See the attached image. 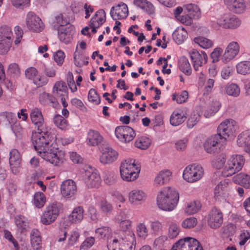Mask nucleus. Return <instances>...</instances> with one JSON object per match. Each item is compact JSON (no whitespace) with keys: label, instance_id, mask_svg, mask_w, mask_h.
<instances>
[{"label":"nucleus","instance_id":"f257e3e1","mask_svg":"<svg viewBox=\"0 0 250 250\" xmlns=\"http://www.w3.org/2000/svg\"><path fill=\"white\" fill-rule=\"evenodd\" d=\"M57 140L56 135L44 136L41 138L39 146L36 142L32 141L35 149L40 156L54 166L62 163L64 159V153L58 148Z\"/></svg>","mask_w":250,"mask_h":250},{"label":"nucleus","instance_id":"f03ea898","mask_svg":"<svg viewBox=\"0 0 250 250\" xmlns=\"http://www.w3.org/2000/svg\"><path fill=\"white\" fill-rule=\"evenodd\" d=\"M179 194L174 188L169 187L162 188L157 194V206L165 211H172L179 201Z\"/></svg>","mask_w":250,"mask_h":250},{"label":"nucleus","instance_id":"7ed1b4c3","mask_svg":"<svg viewBox=\"0 0 250 250\" xmlns=\"http://www.w3.org/2000/svg\"><path fill=\"white\" fill-rule=\"evenodd\" d=\"M140 167L135 164L133 159H127L121 164L120 167V176L125 182H133L139 177Z\"/></svg>","mask_w":250,"mask_h":250},{"label":"nucleus","instance_id":"20e7f679","mask_svg":"<svg viewBox=\"0 0 250 250\" xmlns=\"http://www.w3.org/2000/svg\"><path fill=\"white\" fill-rule=\"evenodd\" d=\"M244 157L239 154H233L229 157L222 170L225 177L230 176L241 170L245 164Z\"/></svg>","mask_w":250,"mask_h":250},{"label":"nucleus","instance_id":"39448f33","mask_svg":"<svg viewBox=\"0 0 250 250\" xmlns=\"http://www.w3.org/2000/svg\"><path fill=\"white\" fill-rule=\"evenodd\" d=\"M214 197L216 201L230 203L233 199L232 190L228 180L221 181L215 187Z\"/></svg>","mask_w":250,"mask_h":250},{"label":"nucleus","instance_id":"423d86ee","mask_svg":"<svg viewBox=\"0 0 250 250\" xmlns=\"http://www.w3.org/2000/svg\"><path fill=\"white\" fill-rule=\"evenodd\" d=\"M62 208V205L57 202H54L48 205L41 216V223L44 225H49L54 222L59 216Z\"/></svg>","mask_w":250,"mask_h":250},{"label":"nucleus","instance_id":"0eeeda50","mask_svg":"<svg viewBox=\"0 0 250 250\" xmlns=\"http://www.w3.org/2000/svg\"><path fill=\"white\" fill-rule=\"evenodd\" d=\"M204 169L201 165L193 164L187 166L183 172L184 180L193 183L200 180L204 176Z\"/></svg>","mask_w":250,"mask_h":250},{"label":"nucleus","instance_id":"6e6552de","mask_svg":"<svg viewBox=\"0 0 250 250\" xmlns=\"http://www.w3.org/2000/svg\"><path fill=\"white\" fill-rule=\"evenodd\" d=\"M216 23L223 28L234 29L240 26L241 21L236 16L229 13L221 15L217 19Z\"/></svg>","mask_w":250,"mask_h":250},{"label":"nucleus","instance_id":"1a4fd4ad","mask_svg":"<svg viewBox=\"0 0 250 250\" xmlns=\"http://www.w3.org/2000/svg\"><path fill=\"white\" fill-rule=\"evenodd\" d=\"M225 139L217 134L208 137L204 143V149L208 153H213L225 145Z\"/></svg>","mask_w":250,"mask_h":250},{"label":"nucleus","instance_id":"9d476101","mask_svg":"<svg viewBox=\"0 0 250 250\" xmlns=\"http://www.w3.org/2000/svg\"><path fill=\"white\" fill-rule=\"evenodd\" d=\"M171 250H203V249L197 239L188 237L179 240Z\"/></svg>","mask_w":250,"mask_h":250},{"label":"nucleus","instance_id":"9b49d317","mask_svg":"<svg viewBox=\"0 0 250 250\" xmlns=\"http://www.w3.org/2000/svg\"><path fill=\"white\" fill-rule=\"evenodd\" d=\"M26 24L31 31L39 33L44 28V24L42 19L33 12H29L26 16Z\"/></svg>","mask_w":250,"mask_h":250},{"label":"nucleus","instance_id":"f8f14e48","mask_svg":"<svg viewBox=\"0 0 250 250\" xmlns=\"http://www.w3.org/2000/svg\"><path fill=\"white\" fill-rule=\"evenodd\" d=\"M115 134L118 140L123 143L130 142L136 136L135 130L130 126H117Z\"/></svg>","mask_w":250,"mask_h":250},{"label":"nucleus","instance_id":"ddd939ff","mask_svg":"<svg viewBox=\"0 0 250 250\" xmlns=\"http://www.w3.org/2000/svg\"><path fill=\"white\" fill-rule=\"evenodd\" d=\"M189 53L194 70L196 71H199L203 64L207 62V54L204 51L199 52L195 49H192Z\"/></svg>","mask_w":250,"mask_h":250},{"label":"nucleus","instance_id":"4468645a","mask_svg":"<svg viewBox=\"0 0 250 250\" xmlns=\"http://www.w3.org/2000/svg\"><path fill=\"white\" fill-rule=\"evenodd\" d=\"M118 157L119 153L117 150L111 147L106 146L102 150L99 160L104 165H109L115 162Z\"/></svg>","mask_w":250,"mask_h":250},{"label":"nucleus","instance_id":"2eb2a0df","mask_svg":"<svg viewBox=\"0 0 250 250\" xmlns=\"http://www.w3.org/2000/svg\"><path fill=\"white\" fill-rule=\"evenodd\" d=\"M208 221L209 226L212 229L220 227L223 222V215L221 210L213 208L208 214Z\"/></svg>","mask_w":250,"mask_h":250},{"label":"nucleus","instance_id":"dca6fc26","mask_svg":"<svg viewBox=\"0 0 250 250\" xmlns=\"http://www.w3.org/2000/svg\"><path fill=\"white\" fill-rule=\"evenodd\" d=\"M61 193L65 198L73 197L77 191L76 183L72 179L64 181L61 185Z\"/></svg>","mask_w":250,"mask_h":250},{"label":"nucleus","instance_id":"f3484780","mask_svg":"<svg viewBox=\"0 0 250 250\" xmlns=\"http://www.w3.org/2000/svg\"><path fill=\"white\" fill-rule=\"evenodd\" d=\"M240 45L238 42L232 41L227 45L222 57V61L227 63L233 59L239 53Z\"/></svg>","mask_w":250,"mask_h":250},{"label":"nucleus","instance_id":"a211bd4d","mask_svg":"<svg viewBox=\"0 0 250 250\" xmlns=\"http://www.w3.org/2000/svg\"><path fill=\"white\" fill-rule=\"evenodd\" d=\"M84 180L88 188H98L101 183L100 175L96 171H85Z\"/></svg>","mask_w":250,"mask_h":250},{"label":"nucleus","instance_id":"6ab92c4d","mask_svg":"<svg viewBox=\"0 0 250 250\" xmlns=\"http://www.w3.org/2000/svg\"><path fill=\"white\" fill-rule=\"evenodd\" d=\"M120 247L127 250H135L136 246L135 235L133 231H129L124 237L118 239Z\"/></svg>","mask_w":250,"mask_h":250},{"label":"nucleus","instance_id":"aec40b11","mask_svg":"<svg viewBox=\"0 0 250 250\" xmlns=\"http://www.w3.org/2000/svg\"><path fill=\"white\" fill-rule=\"evenodd\" d=\"M225 5L231 12L236 14L244 13L246 9L245 0H223Z\"/></svg>","mask_w":250,"mask_h":250},{"label":"nucleus","instance_id":"412c9836","mask_svg":"<svg viewBox=\"0 0 250 250\" xmlns=\"http://www.w3.org/2000/svg\"><path fill=\"white\" fill-rule=\"evenodd\" d=\"M110 13L114 20L125 19L128 14L127 6L123 2H120L117 5L112 7Z\"/></svg>","mask_w":250,"mask_h":250},{"label":"nucleus","instance_id":"4be33fe9","mask_svg":"<svg viewBox=\"0 0 250 250\" xmlns=\"http://www.w3.org/2000/svg\"><path fill=\"white\" fill-rule=\"evenodd\" d=\"M54 93L61 97V102L63 106L65 108L67 106V103L65 101L66 98H68V89L65 82L63 81L57 82L53 87Z\"/></svg>","mask_w":250,"mask_h":250},{"label":"nucleus","instance_id":"5701e85b","mask_svg":"<svg viewBox=\"0 0 250 250\" xmlns=\"http://www.w3.org/2000/svg\"><path fill=\"white\" fill-rule=\"evenodd\" d=\"M146 198V192L138 188L133 189L128 193L129 202L132 205H138L144 202Z\"/></svg>","mask_w":250,"mask_h":250},{"label":"nucleus","instance_id":"b1692460","mask_svg":"<svg viewBox=\"0 0 250 250\" xmlns=\"http://www.w3.org/2000/svg\"><path fill=\"white\" fill-rule=\"evenodd\" d=\"M21 159L19 151L16 149L11 150L9 153V164L12 172L15 174L19 172Z\"/></svg>","mask_w":250,"mask_h":250},{"label":"nucleus","instance_id":"393cba45","mask_svg":"<svg viewBox=\"0 0 250 250\" xmlns=\"http://www.w3.org/2000/svg\"><path fill=\"white\" fill-rule=\"evenodd\" d=\"M74 33L73 26L69 24L66 27H62L59 32V39L65 44L69 43L72 40V36Z\"/></svg>","mask_w":250,"mask_h":250},{"label":"nucleus","instance_id":"a878e982","mask_svg":"<svg viewBox=\"0 0 250 250\" xmlns=\"http://www.w3.org/2000/svg\"><path fill=\"white\" fill-rule=\"evenodd\" d=\"M44 136H53L47 126H38L37 128L32 132V141L36 142L38 146L41 144V138Z\"/></svg>","mask_w":250,"mask_h":250},{"label":"nucleus","instance_id":"bb28decb","mask_svg":"<svg viewBox=\"0 0 250 250\" xmlns=\"http://www.w3.org/2000/svg\"><path fill=\"white\" fill-rule=\"evenodd\" d=\"M239 146L243 147L245 151L250 154V131H245L239 135L237 140Z\"/></svg>","mask_w":250,"mask_h":250},{"label":"nucleus","instance_id":"cd10ccee","mask_svg":"<svg viewBox=\"0 0 250 250\" xmlns=\"http://www.w3.org/2000/svg\"><path fill=\"white\" fill-rule=\"evenodd\" d=\"M103 141V137L98 131L90 129L88 132L86 142L89 146H96Z\"/></svg>","mask_w":250,"mask_h":250},{"label":"nucleus","instance_id":"c85d7f7f","mask_svg":"<svg viewBox=\"0 0 250 250\" xmlns=\"http://www.w3.org/2000/svg\"><path fill=\"white\" fill-rule=\"evenodd\" d=\"M84 209L82 206L75 208L71 213L68 216L70 222L72 224L81 223L83 219Z\"/></svg>","mask_w":250,"mask_h":250},{"label":"nucleus","instance_id":"c756f323","mask_svg":"<svg viewBox=\"0 0 250 250\" xmlns=\"http://www.w3.org/2000/svg\"><path fill=\"white\" fill-rule=\"evenodd\" d=\"M31 246L33 250H42V243L41 233L37 229L32 230L30 234Z\"/></svg>","mask_w":250,"mask_h":250},{"label":"nucleus","instance_id":"7c9ffc66","mask_svg":"<svg viewBox=\"0 0 250 250\" xmlns=\"http://www.w3.org/2000/svg\"><path fill=\"white\" fill-rule=\"evenodd\" d=\"M0 122L4 125H14L17 123L16 115L11 112H2L0 113Z\"/></svg>","mask_w":250,"mask_h":250},{"label":"nucleus","instance_id":"2f4dec72","mask_svg":"<svg viewBox=\"0 0 250 250\" xmlns=\"http://www.w3.org/2000/svg\"><path fill=\"white\" fill-rule=\"evenodd\" d=\"M232 181L236 184L243 186L247 188H250V176L244 173H240L235 175Z\"/></svg>","mask_w":250,"mask_h":250},{"label":"nucleus","instance_id":"473e14b6","mask_svg":"<svg viewBox=\"0 0 250 250\" xmlns=\"http://www.w3.org/2000/svg\"><path fill=\"white\" fill-rule=\"evenodd\" d=\"M172 37L176 43L180 44L188 38V33L183 27H178L173 32Z\"/></svg>","mask_w":250,"mask_h":250},{"label":"nucleus","instance_id":"72a5a7b5","mask_svg":"<svg viewBox=\"0 0 250 250\" xmlns=\"http://www.w3.org/2000/svg\"><path fill=\"white\" fill-rule=\"evenodd\" d=\"M105 21V12L103 9L96 12L90 21V23L95 27H100Z\"/></svg>","mask_w":250,"mask_h":250},{"label":"nucleus","instance_id":"f704fd0d","mask_svg":"<svg viewBox=\"0 0 250 250\" xmlns=\"http://www.w3.org/2000/svg\"><path fill=\"white\" fill-rule=\"evenodd\" d=\"M235 132L234 126H218L217 134L226 140L227 138L233 136Z\"/></svg>","mask_w":250,"mask_h":250},{"label":"nucleus","instance_id":"c9c22d12","mask_svg":"<svg viewBox=\"0 0 250 250\" xmlns=\"http://www.w3.org/2000/svg\"><path fill=\"white\" fill-rule=\"evenodd\" d=\"M95 233L96 237L99 239L106 238L107 242L108 241H111L109 240V238L111 236L112 229L108 226H102L96 229Z\"/></svg>","mask_w":250,"mask_h":250},{"label":"nucleus","instance_id":"e433bc0d","mask_svg":"<svg viewBox=\"0 0 250 250\" xmlns=\"http://www.w3.org/2000/svg\"><path fill=\"white\" fill-rule=\"evenodd\" d=\"M180 70L185 74L189 76L191 74L192 69L188 59L185 57H181L178 61Z\"/></svg>","mask_w":250,"mask_h":250},{"label":"nucleus","instance_id":"4c0bfd02","mask_svg":"<svg viewBox=\"0 0 250 250\" xmlns=\"http://www.w3.org/2000/svg\"><path fill=\"white\" fill-rule=\"evenodd\" d=\"M172 176V172L167 169L159 171L157 174V184L163 185L168 183Z\"/></svg>","mask_w":250,"mask_h":250},{"label":"nucleus","instance_id":"58836bf2","mask_svg":"<svg viewBox=\"0 0 250 250\" xmlns=\"http://www.w3.org/2000/svg\"><path fill=\"white\" fill-rule=\"evenodd\" d=\"M30 116L32 122L35 125H42L44 123V119L41 110L38 108H35L31 110Z\"/></svg>","mask_w":250,"mask_h":250},{"label":"nucleus","instance_id":"ea45409f","mask_svg":"<svg viewBox=\"0 0 250 250\" xmlns=\"http://www.w3.org/2000/svg\"><path fill=\"white\" fill-rule=\"evenodd\" d=\"M15 223L18 230L21 232L26 231L29 228L27 219L22 215H17L15 217Z\"/></svg>","mask_w":250,"mask_h":250},{"label":"nucleus","instance_id":"a19ab883","mask_svg":"<svg viewBox=\"0 0 250 250\" xmlns=\"http://www.w3.org/2000/svg\"><path fill=\"white\" fill-rule=\"evenodd\" d=\"M201 208V204L199 201H193L187 203L185 209V213L188 215H191L197 212Z\"/></svg>","mask_w":250,"mask_h":250},{"label":"nucleus","instance_id":"79ce46f5","mask_svg":"<svg viewBox=\"0 0 250 250\" xmlns=\"http://www.w3.org/2000/svg\"><path fill=\"white\" fill-rule=\"evenodd\" d=\"M236 68L238 74L243 75L250 74V61L240 62L236 64Z\"/></svg>","mask_w":250,"mask_h":250},{"label":"nucleus","instance_id":"37998d69","mask_svg":"<svg viewBox=\"0 0 250 250\" xmlns=\"http://www.w3.org/2000/svg\"><path fill=\"white\" fill-rule=\"evenodd\" d=\"M184 8L187 10L188 15L195 19H199L201 16V12L198 7L192 3L184 5Z\"/></svg>","mask_w":250,"mask_h":250},{"label":"nucleus","instance_id":"c03bdc74","mask_svg":"<svg viewBox=\"0 0 250 250\" xmlns=\"http://www.w3.org/2000/svg\"><path fill=\"white\" fill-rule=\"evenodd\" d=\"M46 202V197L41 192H36L34 196L33 203L34 205L38 208H42Z\"/></svg>","mask_w":250,"mask_h":250},{"label":"nucleus","instance_id":"a18cd8bd","mask_svg":"<svg viewBox=\"0 0 250 250\" xmlns=\"http://www.w3.org/2000/svg\"><path fill=\"white\" fill-rule=\"evenodd\" d=\"M194 41L195 43L204 49L211 48L213 45V42L211 40L203 37L195 38Z\"/></svg>","mask_w":250,"mask_h":250},{"label":"nucleus","instance_id":"49530a36","mask_svg":"<svg viewBox=\"0 0 250 250\" xmlns=\"http://www.w3.org/2000/svg\"><path fill=\"white\" fill-rule=\"evenodd\" d=\"M151 144L150 139L145 136L138 138L135 143V146L141 149H146Z\"/></svg>","mask_w":250,"mask_h":250},{"label":"nucleus","instance_id":"de8ad7c7","mask_svg":"<svg viewBox=\"0 0 250 250\" xmlns=\"http://www.w3.org/2000/svg\"><path fill=\"white\" fill-rule=\"evenodd\" d=\"M227 94L233 97H237L240 93V89L238 85L235 83L228 84L225 87Z\"/></svg>","mask_w":250,"mask_h":250},{"label":"nucleus","instance_id":"09e8293b","mask_svg":"<svg viewBox=\"0 0 250 250\" xmlns=\"http://www.w3.org/2000/svg\"><path fill=\"white\" fill-rule=\"evenodd\" d=\"M186 117L184 115L178 113H173L170 119L171 125H180L186 120Z\"/></svg>","mask_w":250,"mask_h":250},{"label":"nucleus","instance_id":"8fccbe9b","mask_svg":"<svg viewBox=\"0 0 250 250\" xmlns=\"http://www.w3.org/2000/svg\"><path fill=\"white\" fill-rule=\"evenodd\" d=\"M39 101L42 104H47L49 103H55V98L51 94L46 92H43L40 95Z\"/></svg>","mask_w":250,"mask_h":250},{"label":"nucleus","instance_id":"3c124183","mask_svg":"<svg viewBox=\"0 0 250 250\" xmlns=\"http://www.w3.org/2000/svg\"><path fill=\"white\" fill-rule=\"evenodd\" d=\"M13 36L11 28L7 26H2L0 28V38L6 41L8 39L9 41H12V37Z\"/></svg>","mask_w":250,"mask_h":250},{"label":"nucleus","instance_id":"603ef678","mask_svg":"<svg viewBox=\"0 0 250 250\" xmlns=\"http://www.w3.org/2000/svg\"><path fill=\"white\" fill-rule=\"evenodd\" d=\"M12 43V41H9L8 39H6L5 41L0 38V54L7 53L11 46Z\"/></svg>","mask_w":250,"mask_h":250},{"label":"nucleus","instance_id":"864d4df0","mask_svg":"<svg viewBox=\"0 0 250 250\" xmlns=\"http://www.w3.org/2000/svg\"><path fill=\"white\" fill-rule=\"evenodd\" d=\"M221 107V104L219 101L213 102L211 104L210 109L209 110H206L205 112V116L206 117H209L213 115L216 113L220 109Z\"/></svg>","mask_w":250,"mask_h":250},{"label":"nucleus","instance_id":"5fc2aeb1","mask_svg":"<svg viewBox=\"0 0 250 250\" xmlns=\"http://www.w3.org/2000/svg\"><path fill=\"white\" fill-rule=\"evenodd\" d=\"M136 234L141 239H145L147 236V229L143 223H139L136 227Z\"/></svg>","mask_w":250,"mask_h":250},{"label":"nucleus","instance_id":"6e6d98bb","mask_svg":"<svg viewBox=\"0 0 250 250\" xmlns=\"http://www.w3.org/2000/svg\"><path fill=\"white\" fill-rule=\"evenodd\" d=\"M197 219L194 217H190L183 221L182 226L184 228L191 229L194 228L197 225Z\"/></svg>","mask_w":250,"mask_h":250},{"label":"nucleus","instance_id":"4d7b16f0","mask_svg":"<svg viewBox=\"0 0 250 250\" xmlns=\"http://www.w3.org/2000/svg\"><path fill=\"white\" fill-rule=\"evenodd\" d=\"M80 233L76 230L71 231L69 234L67 245L68 246H74L78 241Z\"/></svg>","mask_w":250,"mask_h":250},{"label":"nucleus","instance_id":"13d9d810","mask_svg":"<svg viewBox=\"0 0 250 250\" xmlns=\"http://www.w3.org/2000/svg\"><path fill=\"white\" fill-rule=\"evenodd\" d=\"M188 97V92L187 91H183L180 93L173 94L172 99L178 104H182L185 102Z\"/></svg>","mask_w":250,"mask_h":250},{"label":"nucleus","instance_id":"bf43d9fd","mask_svg":"<svg viewBox=\"0 0 250 250\" xmlns=\"http://www.w3.org/2000/svg\"><path fill=\"white\" fill-rule=\"evenodd\" d=\"M235 227L232 224H229L221 229V232L224 237H229L235 232Z\"/></svg>","mask_w":250,"mask_h":250},{"label":"nucleus","instance_id":"052dcab7","mask_svg":"<svg viewBox=\"0 0 250 250\" xmlns=\"http://www.w3.org/2000/svg\"><path fill=\"white\" fill-rule=\"evenodd\" d=\"M88 99L90 102L96 104H99L100 102V97L95 89L93 88H91L89 90Z\"/></svg>","mask_w":250,"mask_h":250},{"label":"nucleus","instance_id":"680f3d73","mask_svg":"<svg viewBox=\"0 0 250 250\" xmlns=\"http://www.w3.org/2000/svg\"><path fill=\"white\" fill-rule=\"evenodd\" d=\"M120 229L125 232V234L128 233L129 231H132L130 230L132 222L129 220H124L121 223L117 224Z\"/></svg>","mask_w":250,"mask_h":250},{"label":"nucleus","instance_id":"e2e57ef3","mask_svg":"<svg viewBox=\"0 0 250 250\" xmlns=\"http://www.w3.org/2000/svg\"><path fill=\"white\" fill-rule=\"evenodd\" d=\"M180 232V229L177 224L171 223L168 229V236L170 238H174L177 237Z\"/></svg>","mask_w":250,"mask_h":250},{"label":"nucleus","instance_id":"0e129e2a","mask_svg":"<svg viewBox=\"0 0 250 250\" xmlns=\"http://www.w3.org/2000/svg\"><path fill=\"white\" fill-rule=\"evenodd\" d=\"M107 247L108 250H127L120 247L118 239L114 238L110 241L107 242Z\"/></svg>","mask_w":250,"mask_h":250},{"label":"nucleus","instance_id":"69168bd1","mask_svg":"<svg viewBox=\"0 0 250 250\" xmlns=\"http://www.w3.org/2000/svg\"><path fill=\"white\" fill-rule=\"evenodd\" d=\"M100 206L102 211L105 214L110 213L113 210L112 205L105 200L101 201Z\"/></svg>","mask_w":250,"mask_h":250},{"label":"nucleus","instance_id":"338daca9","mask_svg":"<svg viewBox=\"0 0 250 250\" xmlns=\"http://www.w3.org/2000/svg\"><path fill=\"white\" fill-rule=\"evenodd\" d=\"M250 239V233L247 230H243L241 231L239 236V244L240 246L244 245L248 240Z\"/></svg>","mask_w":250,"mask_h":250},{"label":"nucleus","instance_id":"774afa93","mask_svg":"<svg viewBox=\"0 0 250 250\" xmlns=\"http://www.w3.org/2000/svg\"><path fill=\"white\" fill-rule=\"evenodd\" d=\"M8 73L14 77L19 76L20 74V69L18 65L15 63L10 64L8 68Z\"/></svg>","mask_w":250,"mask_h":250}]
</instances>
